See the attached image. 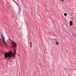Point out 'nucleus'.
I'll use <instances>...</instances> for the list:
<instances>
[{
	"label": "nucleus",
	"mask_w": 76,
	"mask_h": 76,
	"mask_svg": "<svg viewBox=\"0 0 76 76\" xmlns=\"http://www.w3.org/2000/svg\"><path fill=\"white\" fill-rule=\"evenodd\" d=\"M61 0L62 1V2H64V0Z\"/></svg>",
	"instance_id": "8"
},
{
	"label": "nucleus",
	"mask_w": 76,
	"mask_h": 76,
	"mask_svg": "<svg viewBox=\"0 0 76 76\" xmlns=\"http://www.w3.org/2000/svg\"><path fill=\"white\" fill-rule=\"evenodd\" d=\"M73 37H75V35H73Z\"/></svg>",
	"instance_id": "12"
},
{
	"label": "nucleus",
	"mask_w": 76,
	"mask_h": 76,
	"mask_svg": "<svg viewBox=\"0 0 76 76\" xmlns=\"http://www.w3.org/2000/svg\"><path fill=\"white\" fill-rule=\"evenodd\" d=\"M32 45H30V48H31V47H32Z\"/></svg>",
	"instance_id": "9"
},
{
	"label": "nucleus",
	"mask_w": 76,
	"mask_h": 76,
	"mask_svg": "<svg viewBox=\"0 0 76 76\" xmlns=\"http://www.w3.org/2000/svg\"><path fill=\"white\" fill-rule=\"evenodd\" d=\"M56 44L57 45H58V42H56Z\"/></svg>",
	"instance_id": "6"
},
{
	"label": "nucleus",
	"mask_w": 76,
	"mask_h": 76,
	"mask_svg": "<svg viewBox=\"0 0 76 76\" xmlns=\"http://www.w3.org/2000/svg\"><path fill=\"white\" fill-rule=\"evenodd\" d=\"M12 47L13 48H16V46L17 45L16 43L15 42L13 41H12Z\"/></svg>",
	"instance_id": "2"
},
{
	"label": "nucleus",
	"mask_w": 76,
	"mask_h": 76,
	"mask_svg": "<svg viewBox=\"0 0 76 76\" xmlns=\"http://www.w3.org/2000/svg\"><path fill=\"white\" fill-rule=\"evenodd\" d=\"M64 15L65 16H67V13H64Z\"/></svg>",
	"instance_id": "5"
},
{
	"label": "nucleus",
	"mask_w": 76,
	"mask_h": 76,
	"mask_svg": "<svg viewBox=\"0 0 76 76\" xmlns=\"http://www.w3.org/2000/svg\"><path fill=\"white\" fill-rule=\"evenodd\" d=\"M10 60V58L8 60Z\"/></svg>",
	"instance_id": "11"
},
{
	"label": "nucleus",
	"mask_w": 76,
	"mask_h": 76,
	"mask_svg": "<svg viewBox=\"0 0 76 76\" xmlns=\"http://www.w3.org/2000/svg\"><path fill=\"white\" fill-rule=\"evenodd\" d=\"M30 45H32V42H30Z\"/></svg>",
	"instance_id": "7"
},
{
	"label": "nucleus",
	"mask_w": 76,
	"mask_h": 76,
	"mask_svg": "<svg viewBox=\"0 0 76 76\" xmlns=\"http://www.w3.org/2000/svg\"><path fill=\"white\" fill-rule=\"evenodd\" d=\"M16 53V50H15V52L14 53H12V52L10 51L8 53H6L4 55V57L5 58H7V57H9L11 58L12 57H14L15 56V54Z\"/></svg>",
	"instance_id": "1"
},
{
	"label": "nucleus",
	"mask_w": 76,
	"mask_h": 76,
	"mask_svg": "<svg viewBox=\"0 0 76 76\" xmlns=\"http://www.w3.org/2000/svg\"><path fill=\"white\" fill-rule=\"evenodd\" d=\"M69 25L70 26H72V25H73V22L72 21H70Z\"/></svg>",
	"instance_id": "4"
},
{
	"label": "nucleus",
	"mask_w": 76,
	"mask_h": 76,
	"mask_svg": "<svg viewBox=\"0 0 76 76\" xmlns=\"http://www.w3.org/2000/svg\"><path fill=\"white\" fill-rule=\"evenodd\" d=\"M10 62H12V61H10Z\"/></svg>",
	"instance_id": "13"
},
{
	"label": "nucleus",
	"mask_w": 76,
	"mask_h": 76,
	"mask_svg": "<svg viewBox=\"0 0 76 76\" xmlns=\"http://www.w3.org/2000/svg\"><path fill=\"white\" fill-rule=\"evenodd\" d=\"M71 16H73V14H71Z\"/></svg>",
	"instance_id": "10"
},
{
	"label": "nucleus",
	"mask_w": 76,
	"mask_h": 76,
	"mask_svg": "<svg viewBox=\"0 0 76 76\" xmlns=\"http://www.w3.org/2000/svg\"><path fill=\"white\" fill-rule=\"evenodd\" d=\"M1 37L3 39V41L4 42V44H6V41H5V40L4 39V37H3L2 34H1Z\"/></svg>",
	"instance_id": "3"
}]
</instances>
